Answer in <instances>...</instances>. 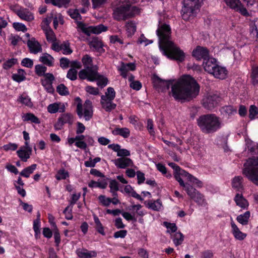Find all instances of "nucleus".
Segmentation results:
<instances>
[{
  "label": "nucleus",
  "mask_w": 258,
  "mask_h": 258,
  "mask_svg": "<svg viewBox=\"0 0 258 258\" xmlns=\"http://www.w3.org/2000/svg\"><path fill=\"white\" fill-rule=\"evenodd\" d=\"M158 84L157 87L161 88L162 91L168 89L171 86L169 95L175 100L188 101L196 98L199 94L200 86L196 81L189 75L183 76L178 81L173 82L172 80H162L157 78L155 80Z\"/></svg>",
  "instance_id": "f257e3e1"
},
{
  "label": "nucleus",
  "mask_w": 258,
  "mask_h": 258,
  "mask_svg": "<svg viewBox=\"0 0 258 258\" xmlns=\"http://www.w3.org/2000/svg\"><path fill=\"white\" fill-rule=\"evenodd\" d=\"M156 33L159 38V47L162 54L170 59L180 62L183 61L185 53L171 40L169 26L166 24L161 25L156 30Z\"/></svg>",
  "instance_id": "f03ea898"
},
{
  "label": "nucleus",
  "mask_w": 258,
  "mask_h": 258,
  "mask_svg": "<svg viewBox=\"0 0 258 258\" xmlns=\"http://www.w3.org/2000/svg\"><path fill=\"white\" fill-rule=\"evenodd\" d=\"M197 122L202 132L205 134L214 133L222 126L220 118L212 113L201 115L197 118Z\"/></svg>",
  "instance_id": "7ed1b4c3"
},
{
  "label": "nucleus",
  "mask_w": 258,
  "mask_h": 258,
  "mask_svg": "<svg viewBox=\"0 0 258 258\" xmlns=\"http://www.w3.org/2000/svg\"><path fill=\"white\" fill-rule=\"evenodd\" d=\"M82 62L84 69L79 72V78L82 80L93 81L97 76V69L96 66L93 64L92 57L86 54L83 56Z\"/></svg>",
  "instance_id": "20e7f679"
},
{
  "label": "nucleus",
  "mask_w": 258,
  "mask_h": 258,
  "mask_svg": "<svg viewBox=\"0 0 258 258\" xmlns=\"http://www.w3.org/2000/svg\"><path fill=\"white\" fill-rule=\"evenodd\" d=\"M203 0H183L181 9L182 19L188 21L196 16Z\"/></svg>",
  "instance_id": "39448f33"
},
{
  "label": "nucleus",
  "mask_w": 258,
  "mask_h": 258,
  "mask_svg": "<svg viewBox=\"0 0 258 258\" xmlns=\"http://www.w3.org/2000/svg\"><path fill=\"white\" fill-rule=\"evenodd\" d=\"M242 174L258 186V158H250L244 164Z\"/></svg>",
  "instance_id": "423d86ee"
},
{
  "label": "nucleus",
  "mask_w": 258,
  "mask_h": 258,
  "mask_svg": "<svg viewBox=\"0 0 258 258\" xmlns=\"http://www.w3.org/2000/svg\"><path fill=\"white\" fill-rule=\"evenodd\" d=\"M130 0H116L112 4L113 18L117 21L128 18V3Z\"/></svg>",
  "instance_id": "0eeeda50"
},
{
  "label": "nucleus",
  "mask_w": 258,
  "mask_h": 258,
  "mask_svg": "<svg viewBox=\"0 0 258 258\" xmlns=\"http://www.w3.org/2000/svg\"><path fill=\"white\" fill-rule=\"evenodd\" d=\"M116 93L112 87H108L104 95L101 96L100 103L103 109L107 112H110L116 107L113 101L115 97Z\"/></svg>",
  "instance_id": "6e6552de"
},
{
  "label": "nucleus",
  "mask_w": 258,
  "mask_h": 258,
  "mask_svg": "<svg viewBox=\"0 0 258 258\" xmlns=\"http://www.w3.org/2000/svg\"><path fill=\"white\" fill-rule=\"evenodd\" d=\"M93 106L91 101L87 100L84 104L81 102L77 106V113L80 118L84 117L87 121L89 120L93 116Z\"/></svg>",
  "instance_id": "1a4fd4ad"
},
{
  "label": "nucleus",
  "mask_w": 258,
  "mask_h": 258,
  "mask_svg": "<svg viewBox=\"0 0 258 258\" xmlns=\"http://www.w3.org/2000/svg\"><path fill=\"white\" fill-rule=\"evenodd\" d=\"M78 31H80L90 36L91 34H99L102 32H105L107 30V27L102 24H100L96 26H88L85 24L80 22L78 24Z\"/></svg>",
  "instance_id": "9d476101"
},
{
  "label": "nucleus",
  "mask_w": 258,
  "mask_h": 258,
  "mask_svg": "<svg viewBox=\"0 0 258 258\" xmlns=\"http://www.w3.org/2000/svg\"><path fill=\"white\" fill-rule=\"evenodd\" d=\"M186 192L190 198L198 205L201 206H205L206 205V201L204 196L194 188L192 186H187Z\"/></svg>",
  "instance_id": "9b49d317"
},
{
  "label": "nucleus",
  "mask_w": 258,
  "mask_h": 258,
  "mask_svg": "<svg viewBox=\"0 0 258 258\" xmlns=\"http://www.w3.org/2000/svg\"><path fill=\"white\" fill-rule=\"evenodd\" d=\"M220 100V98L217 95L209 94L203 99L202 104L205 108L211 110L218 104Z\"/></svg>",
  "instance_id": "f8f14e48"
},
{
  "label": "nucleus",
  "mask_w": 258,
  "mask_h": 258,
  "mask_svg": "<svg viewBox=\"0 0 258 258\" xmlns=\"http://www.w3.org/2000/svg\"><path fill=\"white\" fill-rule=\"evenodd\" d=\"M32 152V149L29 145V142H25L24 145L17 150V154L22 161L26 162L30 158Z\"/></svg>",
  "instance_id": "ddd939ff"
},
{
  "label": "nucleus",
  "mask_w": 258,
  "mask_h": 258,
  "mask_svg": "<svg viewBox=\"0 0 258 258\" xmlns=\"http://www.w3.org/2000/svg\"><path fill=\"white\" fill-rule=\"evenodd\" d=\"M227 6L244 16H249L246 9L243 7L239 0H224Z\"/></svg>",
  "instance_id": "4468645a"
},
{
  "label": "nucleus",
  "mask_w": 258,
  "mask_h": 258,
  "mask_svg": "<svg viewBox=\"0 0 258 258\" xmlns=\"http://www.w3.org/2000/svg\"><path fill=\"white\" fill-rule=\"evenodd\" d=\"M15 13L24 21L31 22L34 19V14L27 8L20 7L15 10Z\"/></svg>",
  "instance_id": "2eb2a0df"
},
{
  "label": "nucleus",
  "mask_w": 258,
  "mask_h": 258,
  "mask_svg": "<svg viewBox=\"0 0 258 258\" xmlns=\"http://www.w3.org/2000/svg\"><path fill=\"white\" fill-rule=\"evenodd\" d=\"M54 77L52 74L46 73L44 75V78L41 79V84L46 91L49 93H52L54 89L52 87V82Z\"/></svg>",
  "instance_id": "dca6fc26"
},
{
  "label": "nucleus",
  "mask_w": 258,
  "mask_h": 258,
  "mask_svg": "<svg viewBox=\"0 0 258 258\" xmlns=\"http://www.w3.org/2000/svg\"><path fill=\"white\" fill-rule=\"evenodd\" d=\"M113 162L117 168L120 169L135 166L132 160L127 157H120L114 160Z\"/></svg>",
  "instance_id": "f3484780"
},
{
  "label": "nucleus",
  "mask_w": 258,
  "mask_h": 258,
  "mask_svg": "<svg viewBox=\"0 0 258 258\" xmlns=\"http://www.w3.org/2000/svg\"><path fill=\"white\" fill-rule=\"evenodd\" d=\"M74 121V116L70 113L62 114L58 118L57 122L55 125L57 129H60L65 123L72 124Z\"/></svg>",
  "instance_id": "a211bd4d"
},
{
  "label": "nucleus",
  "mask_w": 258,
  "mask_h": 258,
  "mask_svg": "<svg viewBox=\"0 0 258 258\" xmlns=\"http://www.w3.org/2000/svg\"><path fill=\"white\" fill-rule=\"evenodd\" d=\"M192 55L197 60L203 59L205 60L209 56V52L206 48L198 46L193 50Z\"/></svg>",
  "instance_id": "6ab92c4d"
},
{
  "label": "nucleus",
  "mask_w": 258,
  "mask_h": 258,
  "mask_svg": "<svg viewBox=\"0 0 258 258\" xmlns=\"http://www.w3.org/2000/svg\"><path fill=\"white\" fill-rule=\"evenodd\" d=\"M117 70L119 72L120 75L123 78H125L127 76V73L129 71H133L136 70V64L133 62L125 63L121 62L120 66L117 67Z\"/></svg>",
  "instance_id": "aec40b11"
},
{
  "label": "nucleus",
  "mask_w": 258,
  "mask_h": 258,
  "mask_svg": "<svg viewBox=\"0 0 258 258\" xmlns=\"http://www.w3.org/2000/svg\"><path fill=\"white\" fill-rule=\"evenodd\" d=\"M27 45L31 53L37 54L42 51L41 44L34 38H32L28 40Z\"/></svg>",
  "instance_id": "412c9836"
},
{
  "label": "nucleus",
  "mask_w": 258,
  "mask_h": 258,
  "mask_svg": "<svg viewBox=\"0 0 258 258\" xmlns=\"http://www.w3.org/2000/svg\"><path fill=\"white\" fill-rule=\"evenodd\" d=\"M230 224L231 227V231L234 238L239 241L244 240L246 238L247 234L240 231L232 219H231Z\"/></svg>",
  "instance_id": "4be33fe9"
},
{
  "label": "nucleus",
  "mask_w": 258,
  "mask_h": 258,
  "mask_svg": "<svg viewBox=\"0 0 258 258\" xmlns=\"http://www.w3.org/2000/svg\"><path fill=\"white\" fill-rule=\"evenodd\" d=\"M216 60L213 57H208L203 61V66L206 72L211 74L217 66Z\"/></svg>",
  "instance_id": "5701e85b"
},
{
  "label": "nucleus",
  "mask_w": 258,
  "mask_h": 258,
  "mask_svg": "<svg viewBox=\"0 0 258 258\" xmlns=\"http://www.w3.org/2000/svg\"><path fill=\"white\" fill-rule=\"evenodd\" d=\"M108 148L116 152L118 157H127L131 155L130 151L125 149H121L120 146L118 144H110L108 145Z\"/></svg>",
  "instance_id": "b1692460"
},
{
  "label": "nucleus",
  "mask_w": 258,
  "mask_h": 258,
  "mask_svg": "<svg viewBox=\"0 0 258 258\" xmlns=\"http://www.w3.org/2000/svg\"><path fill=\"white\" fill-rule=\"evenodd\" d=\"M231 186L236 191L241 192L244 189L243 178L241 176H236L231 180Z\"/></svg>",
  "instance_id": "393cba45"
},
{
  "label": "nucleus",
  "mask_w": 258,
  "mask_h": 258,
  "mask_svg": "<svg viewBox=\"0 0 258 258\" xmlns=\"http://www.w3.org/2000/svg\"><path fill=\"white\" fill-rule=\"evenodd\" d=\"M66 106L62 103H54L47 106V111L50 113H55L57 112H63L65 111Z\"/></svg>",
  "instance_id": "a878e982"
},
{
  "label": "nucleus",
  "mask_w": 258,
  "mask_h": 258,
  "mask_svg": "<svg viewBox=\"0 0 258 258\" xmlns=\"http://www.w3.org/2000/svg\"><path fill=\"white\" fill-rule=\"evenodd\" d=\"M76 253L79 258H93L97 255L96 251L88 250L85 248L77 249Z\"/></svg>",
  "instance_id": "bb28decb"
},
{
  "label": "nucleus",
  "mask_w": 258,
  "mask_h": 258,
  "mask_svg": "<svg viewBox=\"0 0 258 258\" xmlns=\"http://www.w3.org/2000/svg\"><path fill=\"white\" fill-rule=\"evenodd\" d=\"M211 75L216 78L223 80L226 78L227 75V71L225 68L217 64Z\"/></svg>",
  "instance_id": "cd10ccee"
},
{
  "label": "nucleus",
  "mask_w": 258,
  "mask_h": 258,
  "mask_svg": "<svg viewBox=\"0 0 258 258\" xmlns=\"http://www.w3.org/2000/svg\"><path fill=\"white\" fill-rule=\"evenodd\" d=\"M188 173L186 171L184 170H181L179 171L175 172L174 174V176L175 179L179 182L180 185L184 188L185 190L186 191V188L188 186H191L189 184L185 183L182 179V177H185L187 179V175H185V174L183 173Z\"/></svg>",
  "instance_id": "c85d7f7f"
},
{
  "label": "nucleus",
  "mask_w": 258,
  "mask_h": 258,
  "mask_svg": "<svg viewBox=\"0 0 258 258\" xmlns=\"http://www.w3.org/2000/svg\"><path fill=\"white\" fill-rule=\"evenodd\" d=\"M237 206L241 209H246L248 207L249 204L241 194L238 193L235 195L234 199Z\"/></svg>",
  "instance_id": "c756f323"
},
{
  "label": "nucleus",
  "mask_w": 258,
  "mask_h": 258,
  "mask_svg": "<svg viewBox=\"0 0 258 258\" xmlns=\"http://www.w3.org/2000/svg\"><path fill=\"white\" fill-rule=\"evenodd\" d=\"M39 60L48 67H52L54 64V59L50 54L47 53H44L39 57Z\"/></svg>",
  "instance_id": "7c9ffc66"
},
{
  "label": "nucleus",
  "mask_w": 258,
  "mask_h": 258,
  "mask_svg": "<svg viewBox=\"0 0 258 258\" xmlns=\"http://www.w3.org/2000/svg\"><path fill=\"white\" fill-rule=\"evenodd\" d=\"M90 48L94 49L97 51H100L102 48V43L97 37H93L88 40Z\"/></svg>",
  "instance_id": "2f4dec72"
},
{
  "label": "nucleus",
  "mask_w": 258,
  "mask_h": 258,
  "mask_svg": "<svg viewBox=\"0 0 258 258\" xmlns=\"http://www.w3.org/2000/svg\"><path fill=\"white\" fill-rule=\"evenodd\" d=\"M250 34L255 38L258 40V19L254 18L253 20L250 21L249 24Z\"/></svg>",
  "instance_id": "473e14b6"
},
{
  "label": "nucleus",
  "mask_w": 258,
  "mask_h": 258,
  "mask_svg": "<svg viewBox=\"0 0 258 258\" xmlns=\"http://www.w3.org/2000/svg\"><path fill=\"white\" fill-rule=\"evenodd\" d=\"M12 79L20 83L26 79V73L23 69H19L16 73L13 74L12 76Z\"/></svg>",
  "instance_id": "72a5a7b5"
},
{
  "label": "nucleus",
  "mask_w": 258,
  "mask_h": 258,
  "mask_svg": "<svg viewBox=\"0 0 258 258\" xmlns=\"http://www.w3.org/2000/svg\"><path fill=\"white\" fill-rule=\"evenodd\" d=\"M112 133L115 136L119 135L124 138H127L130 135V130L126 127L116 128L112 131Z\"/></svg>",
  "instance_id": "f704fd0d"
},
{
  "label": "nucleus",
  "mask_w": 258,
  "mask_h": 258,
  "mask_svg": "<svg viewBox=\"0 0 258 258\" xmlns=\"http://www.w3.org/2000/svg\"><path fill=\"white\" fill-rule=\"evenodd\" d=\"M37 168V164H33L23 169L20 173V175L26 178L30 177Z\"/></svg>",
  "instance_id": "c9c22d12"
},
{
  "label": "nucleus",
  "mask_w": 258,
  "mask_h": 258,
  "mask_svg": "<svg viewBox=\"0 0 258 258\" xmlns=\"http://www.w3.org/2000/svg\"><path fill=\"white\" fill-rule=\"evenodd\" d=\"M137 0H130V2L128 3V18L133 17L140 13V10L138 7L136 6H132V5L134 3H137Z\"/></svg>",
  "instance_id": "e433bc0d"
},
{
  "label": "nucleus",
  "mask_w": 258,
  "mask_h": 258,
  "mask_svg": "<svg viewBox=\"0 0 258 258\" xmlns=\"http://www.w3.org/2000/svg\"><path fill=\"white\" fill-rule=\"evenodd\" d=\"M148 207L154 211H159L162 208V205L160 200L150 201L148 203Z\"/></svg>",
  "instance_id": "4c0bfd02"
},
{
  "label": "nucleus",
  "mask_w": 258,
  "mask_h": 258,
  "mask_svg": "<svg viewBox=\"0 0 258 258\" xmlns=\"http://www.w3.org/2000/svg\"><path fill=\"white\" fill-rule=\"evenodd\" d=\"M250 214L249 211H246L244 214L238 215L236 218V220L241 225H246L248 224Z\"/></svg>",
  "instance_id": "58836bf2"
},
{
  "label": "nucleus",
  "mask_w": 258,
  "mask_h": 258,
  "mask_svg": "<svg viewBox=\"0 0 258 258\" xmlns=\"http://www.w3.org/2000/svg\"><path fill=\"white\" fill-rule=\"evenodd\" d=\"M18 101L28 107H31L33 106V103L31 101V99L25 93L22 94L19 97Z\"/></svg>",
  "instance_id": "ea45409f"
},
{
  "label": "nucleus",
  "mask_w": 258,
  "mask_h": 258,
  "mask_svg": "<svg viewBox=\"0 0 258 258\" xmlns=\"http://www.w3.org/2000/svg\"><path fill=\"white\" fill-rule=\"evenodd\" d=\"M172 239L174 245L177 246L182 244L183 241V235L180 232L175 233L172 236Z\"/></svg>",
  "instance_id": "a19ab883"
},
{
  "label": "nucleus",
  "mask_w": 258,
  "mask_h": 258,
  "mask_svg": "<svg viewBox=\"0 0 258 258\" xmlns=\"http://www.w3.org/2000/svg\"><path fill=\"white\" fill-rule=\"evenodd\" d=\"M22 117L24 121H30L36 124H39L40 122V119L33 113H27L24 114Z\"/></svg>",
  "instance_id": "79ce46f5"
},
{
  "label": "nucleus",
  "mask_w": 258,
  "mask_h": 258,
  "mask_svg": "<svg viewBox=\"0 0 258 258\" xmlns=\"http://www.w3.org/2000/svg\"><path fill=\"white\" fill-rule=\"evenodd\" d=\"M126 33L128 37H132L136 31V25L133 22H128L126 25Z\"/></svg>",
  "instance_id": "37998d69"
},
{
  "label": "nucleus",
  "mask_w": 258,
  "mask_h": 258,
  "mask_svg": "<svg viewBox=\"0 0 258 258\" xmlns=\"http://www.w3.org/2000/svg\"><path fill=\"white\" fill-rule=\"evenodd\" d=\"M221 112L223 115L231 116L236 112V109L232 106H225L221 109Z\"/></svg>",
  "instance_id": "c03bdc74"
},
{
  "label": "nucleus",
  "mask_w": 258,
  "mask_h": 258,
  "mask_svg": "<svg viewBox=\"0 0 258 258\" xmlns=\"http://www.w3.org/2000/svg\"><path fill=\"white\" fill-rule=\"evenodd\" d=\"M128 81L130 82V87L136 90H139L142 87V84L139 81L134 80V76L131 75L128 78Z\"/></svg>",
  "instance_id": "a18cd8bd"
},
{
  "label": "nucleus",
  "mask_w": 258,
  "mask_h": 258,
  "mask_svg": "<svg viewBox=\"0 0 258 258\" xmlns=\"http://www.w3.org/2000/svg\"><path fill=\"white\" fill-rule=\"evenodd\" d=\"M69 173L68 171L63 168L58 170L56 175H55V177L58 180L66 179L67 178L69 177Z\"/></svg>",
  "instance_id": "49530a36"
},
{
  "label": "nucleus",
  "mask_w": 258,
  "mask_h": 258,
  "mask_svg": "<svg viewBox=\"0 0 258 258\" xmlns=\"http://www.w3.org/2000/svg\"><path fill=\"white\" fill-rule=\"evenodd\" d=\"M88 186L91 188L99 187L104 189L107 187V183L104 181H95L91 180L88 184Z\"/></svg>",
  "instance_id": "de8ad7c7"
},
{
  "label": "nucleus",
  "mask_w": 258,
  "mask_h": 258,
  "mask_svg": "<svg viewBox=\"0 0 258 258\" xmlns=\"http://www.w3.org/2000/svg\"><path fill=\"white\" fill-rule=\"evenodd\" d=\"M183 173L185 174V172H183ZM185 175H187V180L196 185L197 187H202L203 186V182L198 178L194 177L189 173H185Z\"/></svg>",
  "instance_id": "09e8293b"
},
{
  "label": "nucleus",
  "mask_w": 258,
  "mask_h": 258,
  "mask_svg": "<svg viewBox=\"0 0 258 258\" xmlns=\"http://www.w3.org/2000/svg\"><path fill=\"white\" fill-rule=\"evenodd\" d=\"M93 218H94V222L96 224V230L99 233H100L102 235H104L105 232L104 231V228H103L101 223L100 222L99 218L96 215H94Z\"/></svg>",
  "instance_id": "8fccbe9b"
},
{
  "label": "nucleus",
  "mask_w": 258,
  "mask_h": 258,
  "mask_svg": "<svg viewBox=\"0 0 258 258\" xmlns=\"http://www.w3.org/2000/svg\"><path fill=\"white\" fill-rule=\"evenodd\" d=\"M77 137H80V139L76 140L75 145L81 149H86L87 147V143L84 141L85 136L84 135H77Z\"/></svg>",
  "instance_id": "3c124183"
},
{
  "label": "nucleus",
  "mask_w": 258,
  "mask_h": 258,
  "mask_svg": "<svg viewBox=\"0 0 258 258\" xmlns=\"http://www.w3.org/2000/svg\"><path fill=\"white\" fill-rule=\"evenodd\" d=\"M98 200L100 204L104 207H108L111 204L110 198L104 195H100L98 197Z\"/></svg>",
  "instance_id": "603ef678"
},
{
  "label": "nucleus",
  "mask_w": 258,
  "mask_h": 258,
  "mask_svg": "<svg viewBox=\"0 0 258 258\" xmlns=\"http://www.w3.org/2000/svg\"><path fill=\"white\" fill-rule=\"evenodd\" d=\"M95 80H97V85L102 87L105 86L108 83V80L106 77L102 76H100L98 73L97 76L92 81Z\"/></svg>",
  "instance_id": "864d4df0"
},
{
  "label": "nucleus",
  "mask_w": 258,
  "mask_h": 258,
  "mask_svg": "<svg viewBox=\"0 0 258 258\" xmlns=\"http://www.w3.org/2000/svg\"><path fill=\"white\" fill-rule=\"evenodd\" d=\"M251 80L253 85L258 84V66H254L252 68Z\"/></svg>",
  "instance_id": "5fc2aeb1"
},
{
  "label": "nucleus",
  "mask_w": 258,
  "mask_h": 258,
  "mask_svg": "<svg viewBox=\"0 0 258 258\" xmlns=\"http://www.w3.org/2000/svg\"><path fill=\"white\" fill-rule=\"evenodd\" d=\"M163 225L167 228V232L170 234L174 233L177 230V226L175 223H171L167 222H164Z\"/></svg>",
  "instance_id": "6e6d98bb"
},
{
  "label": "nucleus",
  "mask_w": 258,
  "mask_h": 258,
  "mask_svg": "<svg viewBox=\"0 0 258 258\" xmlns=\"http://www.w3.org/2000/svg\"><path fill=\"white\" fill-rule=\"evenodd\" d=\"M60 48V50L62 51V53L63 54L68 55L71 54L72 52V50L70 47V44L68 42H63L62 44H61Z\"/></svg>",
  "instance_id": "4d7b16f0"
},
{
  "label": "nucleus",
  "mask_w": 258,
  "mask_h": 258,
  "mask_svg": "<svg viewBox=\"0 0 258 258\" xmlns=\"http://www.w3.org/2000/svg\"><path fill=\"white\" fill-rule=\"evenodd\" d=\"M40 215L39 213H38L37 218L36 220H35L33 222V229L35 232V234H38L40 233Z\"/></svg>",
  "instance_id": "13d9d810"
},
{
  "label": "nucleus",
  "mask_w": 258,
  "mask_h": 258,
  "mask_svg": "<svg viewBox=\"0 0 258 258\" xmlns=\"http://www.w3.org/2000/svg\"><path fill=\"white\" fill-rule=\"evenodd\" d=\"M92 8L98 9L102 8L107 2V0H91Z\"/></svg>",
  "instance_id": "bf43d9fd"
},
{
  "label": "nucleus",
  "mask_w": 258,
  "mask_h": 258,
  "mask_svg": "<svg viewBox=\"0 0 258 258\" xmlns=\"http://www.w3.org/2000/svg\"><path fill=\"white\" fill-rule=\"evenodd\" d=\"M258 114V108L254 105L250 106L249 109V117L252 120L255 118L256 115Z\"/></svg>",
  "instance_id": "052dcab7"
},
{
  "label": "nucleus",
  "mask_w": 258,
  "mask_h": 258,
  "mask_svg": "<svg viewBox=\"0 0 258 258\" xmlns=\"http://www.w3.org/2000/svg\"><path fill=\"white\" fill-rule=\"evenodd\" d=\"M14 28L17 31H22L25 32L27 31V28L23 23L19 22H14L13 24Z\"/></svg>",
  "instance_id": "680f3d73"
},
{
  "label": "nucleus",
  "mask_w": 258,
  "mask_h": 258,
  "mask_svg": "<svg viewBox=\"0 0 258 258\" xmlns=\"http://www.w3.org/2000/svg\"><path fill=\"white\" fill-rule=\"evenodd\" d=\"M44 32L45 33L47 40L48 41L51 42L55 41V35L51 29H48Z\"/></svg>",
  "instance_id": "e2e57ef3"
},
{
  "label": "nucleus",
  "mask_w": 258,
  "mask_h": 258,
  "mask_svg": "<svg viewBox=\"0 0 258 258\" xmlns=\"http://www.w3.org/2000/svg\"><path fill=\"white\" fill-rule=\"evenodd\" d=\"M248 150L251 153L258 154V145L253 142L249 141L247 142Z\"/></svg>",
  "instance_id": "0e129e2a"
},
{
  "label": "nucleus",
  "mask_w": 258,
  "mask_h": 258,
  "mask_svg": "<svg viewBox=\"0 0 258 258\" xmlns=\"http://www.w3.org/2000/svg\"><path fill=\"white\" fill-rule=\"evenodd\" d=\"M35 72L36 74L39 76H44L45 74L47 68L46 67L41 64L36 65L35 67Z\"/></svg>",
  "instance_id": "69168bd1"
},
{
  "label": "nucleus",
  "mask_w": 258,
  "mask_h": 258,
  "mask_svg": "<svg viewBox=\"0 0 258 258\" xmlns=\"http://www.w3.org/2000/svg\"><path fill=\"white\" fill-rule=\"evenodd\" d=\"M81 4L83 7L80 9V13L85 14L88 11L90 6L89 0H81Z\"/></svg>",
  "instance_id": "338daca9"
},
{
  "label": "nucleus",
  "mask_w": 258,
  "mask_h": 258,
  "mask_svg": "<svg viewBox=\"0 0 258 258\" xmlns=\"http://www.w3.org/2000/svg\"><path fill=\"white\" fill-rule=\"evenodd\" d=\"M17 59L16 58L9 59L3 63V68L5 70H8L17 63Z\"/></svg>",
  "instance_id": "774afa93"
}]
</instances>
